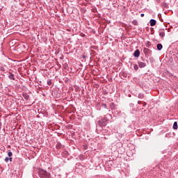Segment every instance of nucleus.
<instances>
[{
  "label": "nucleus",
  "instance_id": "1",
  "mask_svg": "<svg viewBox=\"0 0 178 178\" xmlns=\"http://www.w3.org/2000/svg\"><path fill=\"white\" fill-rule=\"evenodd\" d=\"M39 177L40 178H51V174L44 170H39Z\"/></svg>",
  "mask_w": 178,
  "mask_h": 178
},
{
  "label": "nucleus",
  "instance_id": "2",
  "mask_svg": "<svg viewBox=\"0 0 178 178\" xmlns=\"http://www.w3.org/2000/svg\"><path fill=\"white\" fill-rule=\"evenodd\" d=\"M98 124L101 127H104V126H106V122L104 120H100L98 122Z\"/></svg>",
  "mask_w": 178,
  "mask_h": 178
},
{
  "label": "nucleus",
  "instance_id": "3",
  "mask_svg": "<svg viewBox=\"0 0 178 178\" xmlns=\"http://www.w3.org/2000/svg\"><path fill=\"white\" fill-rule=\"evenodd\" d=\"M138 66L139 67L143 68V67H145V66H147V64H145V63L144 62H140L138 63Z\"/></svg>",
  "mask_w": 178,
  "mask_h": 178
},
{
  "label": "nucleus",
  "instance_id": "4",
  "mask_svg": "<svg viewBox=\"0 0 178 178\" xmlns=\"http://www.w3.org/2000/svg\"><path fill=\"white\" fill-rule=\"evenodd\" d=\"M150 26L152 27L156 24V21L155 19H151L149 21Z\"/></svg>",
  "mask_w": 178,
  "mask_h": 178
},
{
  "label": "nucleus",
  "instance_id": "5",
  "mask_svg": "<svg viewBox=\"0 0 178 178\" xmlns=\"http://www.w3.org/2000/svg\"><path fill=\"white\" fill-rule=\"evenodd\" d=\"M134 56H135V58H138V56H140V50L137 49V50L134 52Z\"/></svg>",
  "mask_w": 178,
  "mask_h": 178
},
{
  "label": "nucleus",
  "instance_id": "6",
  "mask_svg": "<svg viewBox=\"0 0 178 178\" xmlns=\"http://www.w3.org/2000/svg\"><path fill=\"white\" fill-rule=\"evenodd\" d=\"M159 35H160V37L163 38V37H165V31H160L159 32Z\"/></svg>",
  "mask_w": 178,
  "mask_h": 178
},
{
  "label": "nucleus",
  "instance_id": "7",
  "mask_svg": "<svg viewBox=\"0 0 178 178\" xmlns=\"http://www.w3.org/2000/svg\"><path fill=\"white\" fill-rule=\"evenodd\" d=\"M172 127H173L174 130H177V128H178V127H177V122H174Z\"/></svg>",
  "mask_w": 178,
  "mask_h": 178
},
{
  "label": "nucleus",
  "instance_id": "8",
  "mask_svg": "<svg viewBox=\"0 0 178 178\" xmlns=\"http://www.w3.org/2000/svg\"><path fill=\"white\" fill-rule=\"evenodd\" d=\"M162 48H163V46H162V44H157V49L159 51H161V49H162Z\"/></svg>",
  "mask_w": 178,
  "mask_h": 178
},
{
  "label": "nucleus",
  "instance_id": "9",
  "mask_svg": "<svg viewBox=\"0 0 178 178\" xmlns=\"http://www.w3.org/2000/svg\"><path fill=\"white\" fill-rule=\"evenodd\" d=\"M132 24H134V26H138V22H137V20H134L132 22Z\"/></svg>",
  "mask_w": 178,
  "mask_h": 178
},
{
  "label": "nucleus",
  "instance_id": "10",
  "mask_svg": "<svg viewBox=\"0 0 178 178\" xmlns=\"http://www.w3.org/2000/svg\"><path fill=\"white\" fill-rule=\"evenodd\" d=\"M8 77L10 80H15V76L12 74Z\"/></svg>",
  "mask_w": 178,
  "mask_h": 178
},
{
  "label": "nucleus",
  "instance_id": "11",
  "mask_svg": "<svg viewBox=\"0 0 178 178\" xmlns=\"http://www.w3.org/2000/svg\"><path fill=\"white\" fill-rule=\"evenodd\" d=\"M62 147V145H60V143H57L56 147L57 148V149H60V147Z\"/></svg>",
  "mask_w": 178,
  "mask_h": 178
},
{
  "label": "nucleus",
  "instance_id": "12",
  "mask_svg": "<svg viewBox=\"0 0 178 178\" xmlns=\"http://www.w3.org/2000/svg\"><path fill=\"white\" fill-rule=\"evenodd\" d=\"M143 52L144 54H148L149 52V49H144Z\"/></svg>",
  "mask_w": 178,
  "mask_h": 178
},
{
  "label": "nucleus",
  "instance_id": "13",
  "mask_svg": "<svg viewBox=\"0 0 178 178\" xmlns=\"http://www.w3.org/2000/svg\"><path fill=\"white\" fill-rule=\"evenodd\" d=\"M134 68L135 70H138V65H135L134 66Z\"/></svg>",
  "mask_w": 178,
  "mask_h": 178
},
{
  "label": "nucleus",
  "instance_id": "14",
  "mask_svg": "<svg viewBox=\"0 0 178 178\" xmlns=\"http://www.w3.org/2000/svg\"><path fill=\"white\" fill-rule=\"evenodd\" d=\"M8 156H12V155H13L12 152H9L8 153Z\"/></svg>",
  "mask_w": 178,
  "mask_h": 178
},
{
  "label": "nucleus",
  "instance_id": "15",
  "mask_svg": "<svg viewBox=\"0 0 178 178\" xmlns=\"http://www.w3.org/2000/svg\"><path fill=\"white\" fill-rule=\"evenodd\" d=\"M47 84H48V86H51V84H52V82H51V81H47Z\"/></svg>",
  "mask_w": 178,
  "mask_h": 178
},
{
  "label": "nucleus",
  "instance_id": "16",
  "mask_svg": "<svg viewBox=\"0 0 178 178\" xmlns=\"http://www.w3.org/2000/svg\"><path fill=\"white\" fill-rule=\"evenodd\" d=\"M5 161H6V162H8V161H9V158L6 157V158L5 159Z\"/></svg>",
  "mask_w": 178,
  "mask_h": 178
},
{
  "label": "nucleus",
  "instance_id": "17",
  "mask_svg": "<svg viewBox=\"0 0 178 178\" xmlns=\"http://www.w3.org/2000/svg\"><path fill=\"white\" fill-rule=\"evenodd\" d=\"M8 161H10V162H12V157H10V159H8Z\"/></svg>",
  "mask_w": 178,
  "mask_h": 178
},
{
  "label": "nucleus",
  "instance_id": "18",
  "mask_svg": "<svg viewBox=\"0 0 178 178\" xmlns=\"http://www.w3.org/2000/svg\"><path fill=\"white\" fill-rule=\"evenodd\" d=\"M141 17H144V14H140Z\"/></svg>",
  "mask_w": 178,
  "mask_h": 178
}]
</instances>
